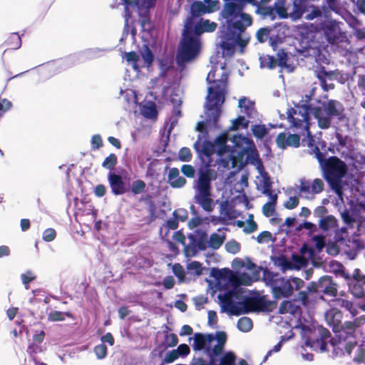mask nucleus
<instances>
[{
    "mask_svg": "<svg viewBox=\"0 0 365 365\" xmlns=\"http://www.w3.org/2000/svg\"><path fill=\"white\" fill-rule=\"evenodd\" d=\"M292 104L298 109V115L307 121L304 130L309 135L310 114L317 120L318 126L324 130L330 128L333 119H336L337 123L346 120L343 104L336 100L328 99L327 95L318 100L313 99L312 93L305 94L299 102L292 101Z\"/></svg>",
    "mask_w": 365,
    "mask_h": 365,
    "instance_id": "f257e3e1",
    "label": "nucleus"
},
{
    "mask_svg": "<svg viewBox=\"0 0 365 365\" xmlns=\"http://www.w3.org/2000/svg\"><path fill=\"white\" fill-rule=\"evenodd\" d=\"M252 24V19L250 14H242L239 18L222 20L217 34L220 38L218 45L222 50L223 56H232L236 46L240 48L241 53L244 52V48L249 43V38H242L241 35Z\"/></svg>",
    "mask_w": 365,
    "mask_h": 365,
    "instance_id": "f03ea898",
    "label": "nucleus"
},
{
    "mask_svg": "<svg viewBox=\"0 0 365 365\" xmlns=\"http://www.w3.org/2000/svg\"><path fill=\"white\" fill-rule=\"evenodd\" d=\"M342 312L336 309L331 308L324 314V319L327 325L331 328L336 339H330L331 344L345 351L350 355L353 349L356 345V324L354 322L346 321L341 323Z\"/></svg>",
    "mask_w": 365,
    "mask_h": 365,
    "instance_id": "7ed1b4c3",
    "label": "nucleus"
},
{
    "mask_svg": "<svg viewBox=\"0 0 365 365\" xmlns=\"http://www.w3.org/2000/svg\"><path fill=\"white\" fill-rule=\"evenodd\" d=\"M314 155L319 162L322 177L331 190L338 196H341L346 185L344 178L348 171L347 165L335 155L326 157V153L320 152L317 147H314Z\"/></svg>",
    "mask_w": 365,
    "mask_h": 365,
    "instance_id": "20e7f679",
    "label": "nucleus"
},
{
    "mask_svg": "<svg viewBox=\"0 0 365 365\" xmlns=\"http://www.w3.org/2000/svg\"><path fill=\"white\" fill-rule=\"evenodd\" d=\"M216 85L210 86L207 88V95L206 97L207 102L205 108L206 118L197 123V129L204 131L205 126L210 124L211 120L214 125H216L221 115V106L225 100V88L228 81V73H222L220 79L216 80Z\"/></svg>",
    "mask_w": 365,
    "mask_h": 365,
    "instance_id": "39448f33",
    "label": "nucleus"
},
{
    "mask_svg": "<svg viewBox=\"0 0 365 365\" xmlns=\"http://www.w3.org/2000/svg\"><path fill=\"white\" fill-rule=\"evenodd\" d=\"M263 280L271 288L273 297L276 299L289 298L294 291L300 290L304 284V282L300 278L284 277L267 269L263 270Z\"/></svg>",
    "mask_w": 365,
    "mask_h": 365,
    "instance_id": "423d86ee",
    "label": "nucleus"
},
{
    "mask_svg": "<svg viewBox=\"0 0 365 365\" xmlns=\"http://www.w3.org/2000/svg\"><path fill=\"white\" fill-rule=\"evenodd\" d=\"M124 4L123 17L125 20L123 33H128L129 20L131 18V12L129 8L135 9L140 26L143 31L150 32L153 29V24L151 21L150 10L155 6L157 0H123Z\"/></svg>",
    "mask_w": 365,
    "mask_h": 365,
    "instance_id": "0eeeda50",
    "label": "nucleus"
},
{
    "mask_svg": "<svg viewBox=\"0 0 365 365\" xmlns=\"http://www.w3.org/2000/svg\"><path fill=\"white\" fill-rule=\"evenodd\" d=\"M215 341H217V344L212 348L207 349L209 361L202 357L194 356L191 365H227L230 363L228 362L230 358L233 359V362L236 361V356L233 352H223L227 341L226 333L225 331H217Z\"/></svg>",
    "mask_w": 365,
    "mask_h": 365,
    "instance_id": "6e6552de",
    "label": "nucleus"
},
{
    "mask_svg": "<svg viewBox=\"0 0 365 365\" xmlns=\"http://www.w3.org/2000/svg\"><path fill=\"white\" fill-rule=\"evenodd\" d=\"M336 284L333 282L331 276L324 275L317 282H312L304 290L299 291L300 299L303 304L309 302L310 296L322 298V294L334 297L336 295Z\"/></svg>",
    "mask_w": 365,
    "mask_h": 365,
    "instance_id": "1a4fd4ad",
    "label": "nucleus"
},
{
    "mask_svg": "<svg viewBox=\"0 0 365 365\" xmlns=\"http://www.w3.org/2000/svg\"><path fill=\"white\" fill-rule=\"evenodd\" d=\"M200 48L201 42L199 37L182 36L176 54L177 64L182 66L192 61L198 56Z\"/></svg>",
    "mask_w": 365,
    "mask_h": 365,
    "instance_id": "9d476101",
    "label": "nucleus"
},
{
    "mask_svg": "<svg viewBox=\"0 0 365 365\" xmlns=\"http://www.w3.org/2000/svg\"><path fill=\"white\" fill-rule=\"evenodd\" d=\"M247 163L255 165L257 171L264 168L253 140H250L248 145H245L244 149L237 153V171L241 170Z\"/></svg>",
    "mask_w": 365,
    "mask_h": 365,
    "instance_id": "9b49d317",
    "label": "nucleus"
},
{
    "mask_svg": "<svg viewBox=\"0 0 365 365\" xmlns=\"http://www.w3.org/2000/svg\"><path fill=\"white\" fill-rule=\"evenodd\" d=\"M217 123L216 125H214L212 120L210 124H207V125H206V126H205L204 131L201 129L199 130L197 129V125L196 126V130L198 131L200 134L198 135L197 141L194 143V148L197 153L198 158L200 159L201 163H206L207 161L205 160V157L210 158L214 153L215 150L213 144L207 140L203 141L202 148H200V141L202 138H206L208 136L209 129L218 128Z\"/></svg>",
    "mask_w": 365,
    "mask_h": 365,
    "instance_id": "f8f14e48",
    "label": "nucleus"
},
{
    "mask_svg": "<svg viewBox=\"0 0 365 365\" xmlns=\"http://www.w3.org/2000/svg\"><path fill=\"white\" fill-rule=\"evenodd\" d=\"M225 4L220 13L221 20L239 18L242 14L247 4L255 5L257 0H223Z\"/></svg>",
    "mask_w": 365,
    "mask_h": 365,
    "instance_id": "ddd939ff",
    "label": "nucleus"
},
{
    "mask_svg": "<svg viewBox=\"0 0 365 365\" xmlns=\"http://www.w3.org/2000/svg\"><path fill=\"white\" fill-rule=\"evenodd\" d=\"M198 178L195 187L196 190H212V182L216 178V173L210 168V163H201L197 168Z\"/></svg>",
    "mask_w": 365,
    "mask_h": 365,
    "instance_id": "4468645a",
    "label": "nucleus"
},
{
    "mask_svg": "<svg viewBox=\"0 0 365 365\" xmlns=\"http://www.w3.org/2000/svg\"><path fill=\"white\" fill-rule=\"evenodd\" d=\"M108 51V50L106 48H88L79 53L78 56L72 55L63 60H61L58 62V64L60 66H61L62 69H66L68 67L76 64L77 61H83L86 59H94L99 58Z\"/></svg>",
    "mask_w": 365,
    "mask_h": 365,
    "instance_id": "2eb2a0df",
    "label": "nucleus"
},
{
    "mask_svg": "<svg viewBox=\"0 0 365 365\" xmlns=\"http://www.w3.org/2000/svg\"><path fill=\"white\" fill-rule=\"evenodd\" d=\"M359 269H355L352 277L348 279L349 290L352 295L359 299L365 300V277L361 276Z\"/></svg>",
    "mask_w": 365,
    "mask_h": 365,
    "instance_id": "dca6fc26",
    "label": "nucleus"
},
{
    "mask_svg": "<svg viewBox=\"0 0 365 365\" xmlns=\"http://www.w3.org/2000/svg\"><path fill=\"white\" fill-rule=\"evenodd\" d=\"M314 73L319 79L323 91H329L335 88L333 83H328V81H334L336 70L329 71L324 66L319 65L315 66Z\"/></svg>",
    "mask_w": 365,
    "mask_h": 365,
    "instance_id": "f3484780",
    "label": "nucleus"
},
{
    "mask_svg": "<svg viewBox=\"0 0 365 365\" xmlns=\"http://www.w3.org/2000/svg\"><path fill=\"white\" fill-rule=\"evenodd\" d=\"M228 140L229 139L225 133L216 138L215 143L217 146V155L220 157L227 155L231 163V167L235 168L237 157L236 155H232V146L227 144Z\"/></svg>",
    "mask_w": 365,
    "mask_h": 365,
    "instance_id": "a211bd4d",
    "label": "nucleus"
},
{
    "mask_svg": "<svg viewBox=\"0 0 365 365\" xmlns=\"http://www.w3.org/2000/svg\"><path fill=\"white\" fill-rule=\"evenodd\" d=\"M108 181L111 192L115 195H123L129 190V184L126 183L122 176L115 172L108 173Z\"/></svg>",
    "mask_w": 365,
    "mask_h": 365,
    "instance_id": "6ab92c4d",
    "label": "nucleus"
},
{
    "mask_svg": "<svg viewBox=\"0 0 365 365\" xmlns=\"http://www.w3.org/2000/svg\"><path fill=\"white\" fill-rule=\"evenodd\" d=\"M327 41L331 43H336L341 36V31L337 21L331 20L324 23L322 26Z\"/></svg>",
    "mask_w": 365,
    "mask_h": 365,
    "instance_id": "aec40b11",
    "label": "nucleus"
},
{
    "mask_svg": "<svg viewBox=\"0 0 365 365\" xmlns=\"http://www.w3.org/2000/svg\"><path fill=\"white\" fill-rule=\"evenodd\" d=\"M211 192L212 190H196L194 196L195 202L207 212H211L214 209Z\"/></svg>",
    "mask_w": 365,
    "mask_h": 365,
    "instance_id": "412c9836",
    "label": "nucleus"
},
{
    "mask_svg": "<svg viewBox=\"0 0 365 365\" xmlns=\"http://www.w3.org/2000/svg\"><path fill=\"white\" fill-rule=\"evenodd\" d=\"M277 146L281 149H285L288 146L298 148L300 145V136L298 134L288 135L285 133H280L276 139Z\"/></svg>",
    "mask_w": 365,
    "mask_h": 365,
    "instance_id": "4be33fe9",
    "label": "nucleus"
},
{
    "mask_svg": "<svg viewBox=\"0 0 365 365\" xmlns=\"http://www.w3.org/2000/svg\"><path fill=\"white\" fill-rule=\"evenodd\" d=\"M229 140L232 143V151L231 152L232 155H236L241 149H244L245 145H248L250 144V141L252 140V139L245 136L242 134L234 135L229 139Z\"/></svg>",
    "mask_w": 365,
    "mask_h": 365,
    "instance_id": "5701e85b",
    "label": "nucleus"
},
{
    "mask_svg": "<svg viewBox=\"0 0 365 365\" xmlns=\"http://www.w3.org/2000/svg\"><path fill=\"white\" fill-rule=\"evenodd\" d=\"M292 11L289 12V16L297 20L302 18V15L307 11L308 1L309 0H292Z\"/></svg>",
    "mask_w": 365,
    "mask_h": 365,
    "instance_id": "b1692460",
    "label": "nucleus"
},
{
    "mask_svg": "<svg viewBox=\"0 0 365 365\" xmlns=\"http://www.w3.org/2000/svg\"><path fill=\"white\" fill-rule=\"evenodd\" d=\"M140 114L146 119L156 120L158 115V110L155 103L151 101H146L140 107Z\"/></svg>",
    "mask_w": 365,
    "mask_h": 365,
    "instance_id": "393cba45",
    "label": "nucleus"
},
{
    "mask_svg": "<svg viewBox=\"0 0 365 365\" xmlns=\"http://www.w3.org/2000/svg\"><path fill=\"white\" fill-rule=\"evenodd\" d=\"M319 227L325 232L334 231L338 227V220L331 215L319 220Z\"/></svg>",
    "mask_w": 365,
    "mask_h": 365,
    "instance_id": "a878e982",
    "label": "nucleus"
},
{
    "mask_svg": "<svg viewBox=\"0 0 365 365\" xmlns=\"http://www.w3.org/2000/svg\"><path fill=\"white\" fill-rule=\"evenodd\" d=\"M203 333L197 332L195 334L193 338L190 337L189 340L193 339L192 349L195 351H203L207 356V349L208 348H212V346L207 345Z\"/></svg>",
    "mask_w": 365,
    "mask_h": 365,
    "instance_id": "bb28decb",
    "label": "nucleus"
},
{
    "mask_svg": "<svg viewBox=\"0 0 365 365\" xmlns=\"http://www.w3.org/2000/svg\"><path fill=\"white\" fill-rule=\"evenodd\" d=\"M199 21L195 23L192 18H188L185 25L182 36L184 37H199Z\"/></svg>",
    "mask_w": 365,
    "mask_h": 365,
    "instance_id": "cd10ccee",
    "label": "nucleus"
},
{
    "mask_svg": "<svg viewBox=\"0 0 365 365\" xmlns=\"http://www.w3.org/2000/svg\"><path fill=\"white\" fill-rule=\"evenodd\" d=\"M257 7L255 13L261 16L262 19H269L271 21L276 19V11L272 6H263L257 1V4L254 5Z\"/></svg>",
    "mask_w": 365,
    "mask_h": 365,
    "instance_id": "c85d7f7f",
    "label": "nucleus"
},
{
    "mask_svg": "<svg viewBox=\"0 0 365 365\" xmlns=\"http://www.w3.org/2000/svg\"><path fill=\"white\" fill-rule=\"evenodd\" d=\"M297 114H298V111L295 108H289L287 111V120L291 123L292 127L304 130L307 121L304 120V118H302V119L294 118V115Z\"/></svg>",
    "mask_w": 365,
    "mask_h": 365,
    "instance_id": "c756f323",
    "label": "nucleus"
},
{
    "mask_svg": "<svg viewBox=\"0 0 365 365\" xmlns=\"http://www.w3.org/2000/svg\"><path fill=\"white\" fill-rule=\"evenodd\" d=\"M297 302H291V301H283L279 308V312L280 314H287L289 313L291 314H296L300 312L301 307L300 305L296 304Z\"/></svg>",
    "mask_w": 365,
    "mask_h": 365,
    "instance_id": "7c9ffc66",
    "label": "nucleus"
},
{
    "mask_svg": "<svg viewBox=\"0 0 365 365\" xmlns=\"http://www.w3.org/2000/svg\"><path fill=\"white\" fill-rule=\"evenodd\" d=\"M188 238L193 245L191 247L192 255H195L198 250L205 251L209 247L208 240L197 239L192 234H190Z\"/></svg>",
    "mask_w": 365,
    "mask_h": 365,
    "instance_id": "2f4dec72",
    "label": "nucleus"
},
{
    "mask_svg": "<svg viewBox=\"0 0 365 365\" xmlns=\"http://www.w3.org/2000/svg\"><path fill=\"white\" fill-rule=\"evenodd\" d=\"M277 65L282 69L285 68L288 73L294 71L295 67L292 64L288 63V55L283 49L279 50L277 53Z\"/></svg>",
    "mask_w": 365,
    "mask_h": 365,
    "instance_id": "473e14b6",
    "label": "nucleus"
},
{
    "mask_svg": "<svg viewBox=\"0 0 365 365\" xmlns=\"http://www.w3.org/2000/svg\"><path fill=\"white\" fill-rule=\"evenodd\" d=\"M239 107L244 109V113L246 114L249 118H254V115L257 113L254 104L248 101L245 97L241 98L239 100Z\"/></svg>",
    "mask_w": 365,
    "mask_h": 365,
    "instance_id": "72a5a7b5",
    "label": "nucleus"
},
{
    "mask_svg": "<svg viewBox=\"0 0 365 365\" xmlns=\"http://www.w3.org/2000/svg\"><path fill=\"white\" fill-rule=\"evenodd\" d=\"M225 238V234L219 235L216 232L212 233L208 240L209 247L214 250H218L224 243Z\"/></svg>",
    "mask_w": 365,
    "mask_h": 365,
    "instance_id": "f704fd0d",
    "label": "nucleus"
},
{
    "mask_svg": "<svg viewBox=\"0 0 365 365\" xmlns=\"http://www.w3.org/2000/svg\"><path fill=\"white\" fill-rule=\"evenodd\" d=\"M258 308L263 312H273L277 306V303L274 300H268L264 297H261L257 303Z\"/></svg>",
    "mask_w": 365,
    "mask_h": 365,
    "instance_id": "c9c22d12",
    "label": "nucleus"
},
{
    "mask_svg": "<svg viewBox=\"0 0 365 365\" xmlns=\"http://www.w3.org/2000/svg\"><path fill=\"white\" fill-rule=\"evenodd\" d=\"M312 54L314 55L315 58V61L317 64L321 65L322 63L324 64H329V59L328 58V51L324 50V48L322 49L320 48H312Z\"/></svg>",
    "mask_w": 365,
    "mask_h": 365,
    "instance_id": "e433bc0d",
    "label": "nucleus"
},
{
    "mask_svg": "<svg viewBox=\"0 0 365 365\" xmlns=\"http://www.w3.org/2000/svg\"><path fill=\"white\" fill-rule=\"evenodd\" d=\"M66 317L75 319L73 314L70 312L51 311L48 314V319L51 322H61L65 320Z\"/></svg>",
    "mask_w": 365,
    "mask_h": 365,
    "instance_id": "4c0bfd02",
    "label": "nucleus"
},
{
    "mask_svg": "<svg viewBox=\"0 0 365 365\" xmlns=\"http://www.w3.org/2000/svg\"><path fill=\"white\" fill-rule=\"evenodd\" d=\"M231 274L229 268L219 269L212 267L210 270V276L215 278L217 282L226 279Z\"/></svg>",
    "mask_w": 365,
    "mask_h": 365,
    "instance_id": "58836bf2",
    "label": "nucleus"
},
{
    "mask_svg": "<svg viewBox=\"0 0 365 365\" xmlns=\"http://www.w3.org/2000/svg\"><path fill=\"white\" fill-rule=\"evenodd\" d=\"M307 136L309 138L307 145L311 150L310 153L314 154V147H317L320 152H325L326 157H327V143L323 140H319L318 141V144L315 145L314 140L312 135V133H310V135L307 134Z\"/></svg>",
    "mask_w": 365,
    "mask_h": 365,
    "instance_id": "ea45409f",
    "label": "nucleus"
},
{
    "mask_svg": "<svg viewBox=\"0 0 365 365\" xmlns=\"http://www.w3.org/2000/svg\"><path fill=\"white\" fill-rule=\"evenodd\" d=\"M146 67H150L154 61V54L148 45L144 44L140 51Z\"/></svg>",
    "mask_w": 365,
    "mask_h": 365,
    "instance_id": "a19ab883",
    "label": "nucleus"
},
{
    "mask_svg": "<svg viewBox=\"0 0 365 365\" xmlns=\"http://www.w3.org/2000/svg\"><path fill=\"white\" fill-rule=\"evenodd\" d=\"M260 68H268L274 69L277 65V61L274 56L269 55H263L259 57Z\"/></svg>",
    "mask_w": 365,
    "mask_h": 365,
    "instance_id": "79ce46f5",
    "label": "nucleus"
},
{
    "mask_svg": "<svg viewBox=\"0 0 365 365\" xmlns=\"http://www.w3.org/2000/svg\"><path fill=\"white\" fill-rule=\"evenodd\" d=\"M206 12L207 7L204 3L196 1L192 4L190 7V14L192 17H199Z\"/></svg>",
    "mask_w": 365,
    "mask_h": 365,
    "instance_id": "37998d69",
    "label": "nucleus"
},
{
    "mask_svg": "<svg viewBox=\"0 0 365 365\" xmlns=\"http://www.w3.org/2000/svg\"><path fill=\"white\" fill-rule=\"evenodd\" d=\"M199 36L204 32H212L217 28V24L207 19H201L199 21Z\"/></svg>",
    "mask_w": 365,
    "mask_h": 365,
    "instance_id": "c03bdc74",
    "label": "nucleus"
},
{
    "mask_svg": "<svg viewBox=\"0 0 365 365\" xmlns=\"http://www.w3.org/2000/svg\"><path fill=\"white\" fill-rule=\"evenodd\" d=\"M237 327L242 332H248L252 329L253 323L250 317H242L238 319Z\"/></svg>",
    "mask_w": 365,
    "mask_h": 365,
    "instance_id": "a18cd8bd",
    "label": "nucleus"
},
{
    "mask_svg": "<svg viewBox=\"0 0 365 365\" xmlns=\"http://www.w3.org/2000/svg\"><path fill=\"white\" fill-rule=\"evenodd\" d=\"M259 175L263 179V191L262 193L264 195H269V192L272 191V182L270 176L264 168L258 171Z\"/></svg>",
    "mask_w": 365,
    "mask_h": 365,
    "instance_id": "49530a36",
    "label": "nucleus"
},
{
    "mask_svg": "<svg viewBox=\"0 0 365 365\" xmlns=\"http://www.w3.org/2000/svg\"><path fill=\"white\" fill-rule=\"evenodd\" d=\"M178 343V338L175 334L166 333L164 337V341L162 343L160 346L163 350H165L168 347L175 346Z\"/></svg>",
    "mask_w": 365,
    "mask_h": 365,
    "instance_id": "de8ad7c7",
    "label": "nucleus"
},
{
    "mask_svg": "<svg viewBox=\"0 0 365 365\" xmlns=\"http://www.w3.org/2000/svg\"><path fill=\"white\" fill-rule=\"evenodd\" d=\"M251 130L253 135L258 138H264L269 133L268 128L264 124H255L252 126Z\"/></svg>",
    "mask_w": 365,
    "mask_h": 365,
    "instance_id": "09e8293b",
    "label": "nucleus"
},
{
    "mask_svg": "<svg viewBox=\"0 0 365 365\" xmlns=\"http://www.w3.org/2000/svg\"><path fill=\"white\" fill-rule=\"evenodd\" d=\"M331 267L333 272L336 274L344 277L346 280L349 279L351 275L346 272L344 267L339 262L332 261L331 262Z\"/></svg>",
    "mask_w": 365,
    "mask_h": 365,
    "instance_id": "8fccbe9b",
    "label": "nucleus"
},
{
    "mask_svg": "<svg viewBox=\"0 0 365 365\" xmlns=\"http://www.w3.org/2000/svg\"><path fill=\"white\" fill-rule=\"evenodd\" d=\"M118 163V158L115 154L110 153L102 163V167L109 170V173L115 172L114 169Z\"/></svg>",
    "mask_w": 365,
    "mask_h": 365,
    "instance_id": "3c124183",
    "label": "nucleus"
},
{
    "mask_svg": "<svg viewBox=\"0 0 365 365\" xmlns=\"http://www.w3.org/2000/svg\"><path fill=\"white\" fill-rule=\"evenodd\" d=\"M271 260L274 266L280 267L282 271L289 268V261L284 255L272 256Z\"/></svg>",
    "mask_w": 365,
    "mask_h": 365,
    "instance_id": "603ef678",
    "label": "nucleus"
},
{
    "mask_svg": "<svg viewBox=\"0 0 365 365\" xmlns=\"http://www.w3.org/2000/svg\"><path fill=\"white\" fill-rule=\"evenodd\" d=\"M6 44L11 49H18L21 46V38L18 33H13L6 41Z\"/></svg>",
    "mask_w": 365,
    "mask_h": 365,
    "instance_id": "864d4df0",
    "label": "nucleus"
},
{
    "mask_svg": "<svg viewBox=\"0 0 365 365\" xmlns=\"http://www.w3.org/2000/svg\"><path fill=\"white\" fill-rule=\"evenodd\" d=\"M250 120H247L245 116L239 115L237 118L232 120V125L230 130H236L240 128L247 129L249 125Z\"/></svg>",
    "mask_w": 365,
    "mask_h": 365,
    "instance_id": "5fc2aeb1",
    "label": "nucleus"
},
{
    "mask_svg": "<svg viewBox=\"0 0 365 365\" xmlns=\"http://www.w3.org/2000/svg\"><path fill=\"white\" fill-rule=\"evenodd\" d=\"M341 216L344 224L350 227H353L356 222V217L353 212L349 210L345 209L341 212Z\"/></svg>",
    "mask_w": 365,
    "mask_h": 365,
    "instance_id": "6e6d98bb",
    "label": "nucleus"
},
{
    "mask_svg": "<svg viewBox=\"0 0 365 365\" xmlns=\"http://www.w3.org/2000/svg\"><path fill=\"white\" fill-rule=\"evenodd\" d=\"M274 10L276 11V15L277 14L280 19H285L287 17V9L288 7L284 6V2L283 0H279L276 1L274 4Z\"/></svg>",
    "mask_w": 365,
    "mask_h": 365,
    "instance_id": "4d7b16f0",
    "label": "nucleus"
},
{
    "mask_svg": "<svg viewBox=\"0 0 365 365\" xmlns=\"http://www.w3.org/2000/svg\"><path fill=\"white\" fill-rule=\"evenodd\" d=\"M182 115L180 107L173 108V115L170 118V126L168 130V135H169L172 130L175 127L178 123V118Z\"/></svg>",
    "mask_w": 365,
    "mask_h": 365,
    "instance_id": "13d9d810",
    "label": "nucleus"
},
{
    "mask_svg": "<svg viewBox=\"0 0 365 365\" xmlns=\"http://www.w3.org/2000/svg\"><path fill=\"white\" fill-rule=\"evenodd\" d=\"M146 187L145 182L142 180H136L133 181L130 185V190L133 195H138L145 191Z\"/></svg>",
    "mask_w": 365,
    "mask_h": 365,
    "instance_id": "bf43d9fd",
    "label": "nucleus"
},
{
    "mask_svg": "<svg viewBox=\"0 0 365 365\" xmlns=\"http://www.w3.org/2000/svg\"><path fill=\"white\" fill-rule=\"evenodd\" d=\"M327 340H320L317 339L316 341H313L311 338H308L305 341V345L309 347H314L316 346H319V349L322 351H325L327 350Z\"/></svg>",
    "mask_w": 365,
    "mask_h": 365,
    "instance_id": "052dcab7",
    "label": "nucleus"
},
{
    "mask_svg": "<svg viewBox=\"0 0 365 365\" xmlns=\"http://www.w3.org/2000/svg\"><path fill=\"white\" fill-rule=\"evenodd\" d=\"M247 309L245 307V304L242 302H234L231 316H240L247 313Z\"/></svg>",
    "mask_w": 365,
    "mask_h": 365,
    "instance_id": "680f3d73",
    "label": "nucleus"
},
{
    "mask_svg": "<svg viewBox=\"0 0 365 365\" xmlns=\"http://www.w3.org/2000/svg\"><path fill=\"white\" fill-rule=\"evenodd\" d=\"M303 229L307 230L309 231V233L311 235L317 231V225L315 224H314L313 222H309V221H304L296 227L295 232H299Z\"/></svg>",
    "mask_w": 365,
    "mask_h": 365,
    "instance_id": "e2e57ef3",
    "label": "nucleus"
},
{
    "mask_svg": "<svg viewBox=\"0 0 365 365\" xmlns=\"http://www.w3.org/2000/svg\"><path fill=\"white\" fill-rule=\"evenodd\" d=\"M125 56L126 61L132 63L133 69L136 71H139L140 68L138 65V61L139 60L138 54L135 51H130L125 53Z\"/></svg>",
    "mask_w": 365,
    "mask_h": 365,
    "instance_id": "0e129e2a",
    "label": "nucleus"
},
{
    "mask_svg": "<svg viewBox=\"0 0 365 365\" xmlns=\"http://www.w3.org/2000/svg\"><path fill=\"white\" fill-rule=\"evenodd\" d=\"M187 269L189 272L197 276L201 275L203 270L202 264L197 261H193L190 262L187 266Z\"/></svg>",
    "mask_w": 365,
    "mask_h": 365,
    "instance_id": "69168bd1",
    "label": "nucleus"
},
{
    "mask_svg": "<svg viewBox=\"0 0 365 365\" xmlns=\"http://www.w3.org/2000/svg\"><path fill=\"white\" fill-rule=\"evenodd\" d=\"M178 158L181 162H190L192 159L190 149L187 147H182L178 152Z\"/></svg>",
    "mask_w": 365,
    "mask_h": 365,
    "instance_id": "338daca9",
    "label": "nucleus"
},
{
    "mask_svg": "<svg viewBox=\"0 0 365 365\" xmlns=\"http://www.w3.org/2000/svg\"><path fill=\"white\" fill-rule=\"evenodd\" d=\"M94 353L98 359H103L106 357L108 349L106 344H100L94 347Z\"/></svg>",
    "mask_w": 365,
    "mask_h": 365,
    "instance_id": "774afa93",
    "label": "nucleus"
}]
</instances>
